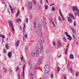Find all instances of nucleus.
Segmentation results:
<instances>
[{"label":"nucleus","mask_w":79,"mask_h":79,"mask_svg":"<svg viewBox=\"0 0 79 79\" xmlns=\"http://www.w3.org/2000/svg\"><path fill=\"white\" fill-rule=\"evenodd\" d=\"M55 4H52L51 5H50V6H53V5H54Z\"/></svg>","instance_id":"69168bd1"},{"label":"nucleus","mask_w":79,"mask_h":79,"mask_svg":"<svg viewBox=\"0 0 79 79\" xmlns=\"http://www.w3.org/2000/svg\"><path fill=\"white\" fill-rule=\"evenodd\" d=\"M70 71L71 73H73V69H72V68H70Z\"/></svg>","instance_id":"f704fd0d"},{"label":"nucleus","mask_w":79,"mask_h":79,"mask_svg":"<svg viewBox=\"0 0 79 79\" xmlns=\"http://www.w3.org/2000/svg\"><path fill=\"white\" fill-rule=\"evenodd\" d=\"M73 24L74 26H76V22L74 21L73 23Z\"/></svg>","instance_id":"58836bf2"},{"label":"nucleus","mask_w":79,"mask_h":79,"mask_svg":"<svg viewBox=\"0 0 79 79\" xmlns=\"http://www.w3.org/2000/svg\"><path fill=\"white\" fill-rule=\"evenodd\" d=\"M42 57L40 56L39 58V60H42Z\"/></svg>","instance_id":"a18cd8bd"},{"label":"nucleus","mask_w":79,"mask_h":79,"mask_svg":"<svg viewBox=\"0 0 79 79\" xmlns=\"http://www.w3.org/2000/svg\"><path fill=\"white\" fill-rule=\"evenodd\" d=\"M78 74H79V72H77L76 73V76L77 77L78 76Z\"/></svg>","instance_id":"2f4dec72"},{"label":"nucleus","mask_w":79,"mask_h":79,"mask_svg":"<svg viewBox=\"0 0 79 79\" xmlns=\"http://www.w3.org/2000/svg\"><path fill=\"white\" fill-rule=\"evenodd\" d=\"M55 22L56 24L57 23V21H56V19H55Z\"/></svg>","instance_id":"09e8293b"},{"label":"nucleus","mask_w":79,"mask_h":79,"mask_svg":"<svg viewBox=\"0 0 79 79\" xmlns=\"http://www.w3.org/2000/svg\"><path fill=\"white\" fill-rule=\"evenodd\" d=\"M29 65H32V64L31 62H29Z\"/></svg>","instance_id":"13d9d810"},{"label":"nucleus","mask_w":79,"mask_h":79,"mask_svg":"<svg viewBox=\"0 0 79 79\" xmlns=\"http://www.w3.org/2000/svg\"><path fill=\"white\" fill-rule=\"evenodd\" d=\"M9 48V46H8V44H6V48L8 50Z\"/></svg>","instance_id":"6ab92c4d"},{"label":"nucleus","mask_w":79,"mask_h":79,"mask_svg":"<svg viewBox=\"0 0 79 79\" xmlns=\"http://www.w3.org/2000/svg\"><path fill=\"white\" fill-rule=\"evenodd\" d=\"M11 72H12V70H11V69H10L9 70V72L10 73H11Z\"/></svg>","instance_id":"603ef678"},{"label":"nucleus","mask_w":79,"mask_h":79,"mask_svg":"<svg viewBox=\"0 0 79 79\" xmlns=\"http://www.w3.org/2000/svg\"><path fill=\"white\" fill-rule=\"evenodd\" d=\"M44 29H47V27L45 26L44 27Z\"/></svg>","instance_id":"6e6d98bb"},{"label":"nucleus","mask_w":79,"mask_h":79,"mask_svg":"<svg viewBox=\"0 0 79 79\" xmlns=\"http://www.w3.org/2000/svg\"><path fill=\"white\" fill-rule=\"evenodd\" d=\"M24 37H25V38H27V35L26 34L24 35Z\"/></svg>","instance_id":"de8ad7c7"},{"label":"nucleus","mask_w":79,"mask_h":79,"mask_svg":"<svg viewBox=\"0 0 79 79\" xmlns=\"http://www.w3.org/2000/svg\"><path fill=\"white\" fill-rule=\"evenodd\" d=\"M19 10H18V11L17 12V13L16 14V18H17V17H18V16H19Z\"/></svg>","instance_id":"5701e85b"},{"label":"nucleus","mask_w":79,"mask_h":79,"mask_svg":"<svg viewBox=\"0 0 79 79\" xmlns=\"http://www.w3.org/2000/svg\"><path fill=\"white\" fill-rule=\"evenodd\" d=\"M42 32L41 31L39 34V36L40 37H42Z\"/></svg>","instance_id":"c85d7f7f"},{"label":"nucleus","mask_w":79,"mask_h":79,"mask_svg":"<svg viewBox=\"0 0 79 79\" xmlns=\"http://www.w3.org/2000/svg\"><path fill=\"white\" fill-rule=\"evenodd\" d=\"M30 19H32V15H31L30 16Z\"/></svg>","instance_id":"49530a36"},{"label":"nucleus","mask_w":79,"mask_h":79,"mask_svg":"<svg viewBox=\"0 0 79 79\" xmlns=\"http://www.w3.org/2000/svg\"><path fill=\"white\" fill-rule=\"evenodd\" d=\"M52 23L53 24L54 26H55V24H54V23H53V22H52Z\"/></svg>","instance_id":"bf43d9fd"},{"label":"nucleus","mask_w":79,"mask_h":79,"mask_svg":"<svg viewBox=\"0 0 79 79\" xmlns=\"http://www.w3.org/2000/svg\"><path fill=\"white\" fill-rule=\"evenodd\" d=\"M9 7L12 13L14 14V10H13V9L12 8V6L11 5H9Z\"/></svg>","instance_id":"1a4fd4ad"},{"label":"nucleus","mask_w":79,"mask_h":79,"mask_svg":"<svg viewBox=\"0 0 79 79\" xmlns=\"http://www.w3.org/2000/svg\"><path fill=\"white\" fill-rule=\"evenodd\" d=\"M50 76L51 78H53V74H51Z\"/></svg>","instance_id":"79ce46f5"},{"label":"nucleus","mask_w":79,"mask_h":79,"mask_svg":"<svg viewBox=\"0 0 79 79\" xmlns=\"http://www.w3.org/2000/svg\"><path fill=\"white\" fill-rule=\"evenodd\" d=\"M0 37H2V38H3V39H5V36L2 34H0Z\"/></svg>","instance_id":"aec40b11"},{"label":"nucleus","mask_w":79,"mask_h":79,"mask_svg":"<svg viewBox=\"0 0 79 79\" xmlns=\"http://www.w3.org/2000/svg\"><path fill=\"white\" fill-rule=\"evenodd\" d=\"M64 79H67V78H66V77L65 76L64 77Z\"/></svg>","instance_id":"338daca9"},{"label":"nucleus","mask_w":79,"mask_h":79,"mask_svg":"<svg viewBox=\"0 0 79 79\" xmlns=\"http://www.w3.org/2000/svg\"><path fill=\"white\" fill-rule=\"evenodd\" d=\"M26 21L27 23H28V19H26Z\"/></svg>","instance_id":"864d4df0"},{"label":"nucleus","mask_w":79,"mask_h":79,"mask_svg":"<svg viewBox=\"0 0 79 79\" xmlns=\"http://www.w3.org/2000/svg\"><path fill=\"white\" fill-rule=\"evenodd\" d=\"M45 10H47V9H48V6L46 5V6H45Z\"/></svg>","instance_id":"ea45409f"},{"label":"nucleus","mask_w":79,"mask_h":79,"mask_svg":"<svg viewBox=\"0 0 79 79\" xmlns=\"http://www.w3.org/2000/svg\"><path fill=\"white\" fill-rule=\"evenodd\" d=\"M8 56L9 58H11L12 56V51H11L10 52H9L8 53Z\"/></svg>","instance_id":"423d86ee"},{"label":"nucleus","mask_w":79,"mask_h":79,"mask_svg":"<svg viewBox=\"0 0 79 79\" xmlns=\"http://www.w3.org/2000/svg\"><path fill=\"white\" fill-rule=\"evenodd\" d=\"M9 14H10V10H9V9H8L7 10Z\"/></svg>","instance_id":"4d7b16f0"},{"label":"nucleus","mask_w":79,"mask_h":79,"mask_svg":"<svg viewBox=\"0 0 79 79\" xmlns=\"http://www.w3.org/2000/svg\"><path fill=\"white\" fill-rule=\"evenodd\" d=\"M18 76L19 79H20V77H21V76L20 75V74H18Z\"/></svg>","instance_id":"37998d69"},{"label":"nucleus","mask_w":79,"mask_h":79,"mask_svg":"<svg viewBox=\"0 0 79 79\" xmlns=\"http://www.w3.org/2000/svg\"><path fill=\"white\" fill-rule=\"evenodd\" d=\"M19 66H18L16 69V72H17V71H19Z\"/></svg>","instance_id":"b1692460"},{"label":"nucleus","mask_w":79,"mask_h":79,"mask_svg":"<svg viewBox=\"0 0 79 79\" xmlns=\"http://www.w3.org/2000/svg\"><path fill=\"white\" fill-rule=\"evenodd\" d=\"M73 39H74L75 38V36L74 35H73Z\"/></svg>","instance_id":"052dcab7"},{"label":"nucleus","mask_w":79,"mask_h":79,"mask_svg":"<svg viewBox=\"0 0 79 79\" xmlns=\"http://www.w3.org/2000/svg\"><path fill=\"white\" fill-rule=\"evenodd\" d=\"M69 16H70L73 19H75V18L74 17V16H73L72 14H69Z\"/></svg>","instance_id":"9d476101"},{"label":"nucleus","mask_w":79,"mask_h":79,"mask_svg":"<svg viewBox=\"0 0 79 79\" xmlns=\"http://www.w3.org/2000/svg\"><path fill=\"white\" fill-rule=\"evenodd\" d=\"M61 16L62 17L63 21H65V18H64V17L63 16V15H61Z\"/></svg>","instance_id":"a878e982"},{"label":"nucleus","mask_w":79,"mask_h":79,"mask_svg":"<svg viewBox=\"0 0 79 79\" xmlns=\"http://www.w3.org/2000/svg\"><path fill=\"white\" fill-rule=\"evenodd\" d=\"M41 61H42V60L39 59L38 62V64H40V63H41Z\"/></svg>","instance_id":"473e14b6"},{"label":"nucleus","mask_w":79,"mask_h":79,"mask_svg":"<svg viewBox=\"0 0 79 79\" xmlns=\"http://www.w3.org/2000/svg\"><path fill=\"white\" fill-rule=\"evenodd\" d=\"M60 67L58 66L57 67L58 72H59V71H60Z\"/></svg>","instance_id":"72a5a7b5"},{"label":"nucleus","mask_w":79,"mask_h":79,"mask_svg":"<svg viewBox=\"0 0 79 79\" xmlns=\"http://www.w3.org/2000/svg\"><path fill=\"white\" fill-rule=\"evenodd\" d=\"M35 53L34 52H32L31 53V56H34V55H35Z\"/></svg>","instance_id":"bb28decb"},{"label":"nucleus","mask_w":79,"mask_h":79,"mask_svg":"<svg viewBox=\"0 0 79 79\" xmlns=\"http://www.w3.org/2000/svg\"><path fill=\"white\" fill-rule=\"evenodd\" d=\"M48 66L49 69H50V67H49V65H48V64H46L45 66L44 67V68H45V69H48V67H47Z\"/></svg>","instance_id":"f3484780"},{"label":"nucleus","mask_w":79,"mask_h":79,"mask_svg":"<svg viewBox=\"0 0 79 79\" xmlns=\"http://www.w3.org/2000/svg\"><path fill=\"white\" fill-rule=\"evenodd\" d=\"M47 67L48 68V69H45V70H44V73H48V71H49V68H48V65Z\"/></svg>","instance_id":"9b49d317"},{"label":"nucleus","mask_w":79,"mask_h":79,"mask_svg":"<svg viewBox=\"0 0 79 79\" xmlns=\"http://www.w3.org/2000/svg\"><path fill=\"white\" fill-rule=\"evenodd\" d=\"M33 2L34 3L35 5H36V1L35 0H33Z\"/></svg>","instance_id":"4c0bfd02"},{"label":"nucleus","mask_w":79,"mask_h":79,"mask_svg":"<svg viewBox=\"0 0 79 79\" xmlns=\"http://www.w3.org/2000/svg\"><path fill=\"white\" fill-rule=\"evenodd\" d=\"M9 36H10H10H11V33H9Z\"/></svg>","instance_id":"774afa93"},{"label":"nucleus","mask_w":79,"mask_h":79,"mask_svg":"<svg viewBox=\"0 0 79 79\" xmlns=\"http://www.w3.org/2000/svg\"><path fill=\"white\" fill-rule=\"evenodd\" d=\"M40 3L41 4H43V2H42V0H40Z\"/></svg>","instance_id":"c03bdc74"},{"label":"nucleus","mask_w":79,"mask_h":79,"mask_svg":"<svg viewBox=\"0 0 79 79\" xmlns=\"http://www.w3.org/2000/svg\"><path fill=\"white\" fill-rule=\"evenodd\" d=\"M52 10L53 11H54L55 10V7H52Z\"/></svg>","instance_id":"7c9ffc66"},{"label":"nucleus","mask_w":79,"mask_h":79,"mask_svg":"<svg viewBox=\"0 0 79 79\" xmlns=\"http://www.w3.org/2000/svg\"><path fill=\"white\" fill-rule=\"evenodd\" d=\"M28 7L29 10H31L32 9V2H29Z\"/></svg>","instance_id":"7ed1b4c3"},{"label":"nucleus","mask_w":79,"mask_h":79,"mask_svg":"<svg viewBox=\"0 0 79 79\" xmlns=\"http://www.w3.org/2000/svg\"><path fill=\"white\" fill-rule=\"evenodd\" d=\"M57 43L58 45L57 48H60V47H61L62 45V44H61V41L60 40H58V41Z\"/></svg>","instance_id":"39448f33"},{"label":"nucleus","mask_w":79,"mask_h":79,"mask_svg":"<svg viewBox=\"0 0 79 79\" xmlns=\"http://www.w3.org/2000/svg\"><path fill=\"white\" fill-rule=\"evenodd\" d=\"M69 57L71 60H73V59H74V56L73 55L70 54V55Z\"/></svg>","instance_id":"2eb2a0df"},{"label":"nucleus","mask_w":79,"mask_h":79,"mask_svg":"<svg viewBox=\"0 0 79 79\" xmlns=\"http://www.w3.org/2000/svg\"><path fill=\"white\" fill-rule=\"evenodd\" d=\"M65 34L66 35V36L68 37V40H71V39L72 38H71V37L70 35H69V34H68V33L67 32H65Z\"/></svg>","instance_id":"20e7f679"},{"label":"nucleus","mask_w":79,"mask_h":79,"mask_svg":"<svg viewBox=\"0 0 79 79\" xmlns=\"http://www.w3.org/2000/svg\"><path fill=\"white\" fill-rule=\"evenodd\" d=\"M38 27L39 29H41V27H42L41 24H39L38 25Z\"/></svg>","instance_id":"4be33fe9"},{"label":"nucleus","mask_w":79,"mask_h":79,"mask_svg":"<svg viewBox=\"0 0 79 79\" xmlns=\"http://www.w3.org/2000/svg\"><path fill=\"white\" fill-rule=\"evenodd\" d=\"M58 19H59V20L60 21V22L61 21V17H60V16H59Z\"/></svg>","instance_id":"c756f323"},{"label":"nucleus","mask_w":79,"mask_h":79,"mask_svg":"<svg viewBox=\"0 0 79 79\" xmlns=\"http://www.w3.org/2000/svg\"><path fill=\"white\" fill-rule=\"evenodd\" d=\"M35 49L36 56H39V53H40V52H41L44 49L43 45H41L40 49L39 48L38 45H36L35 46Z\"/></svg>","instance_id":"f257e3e1"},{"label":"nucleus","mask_w":79,"mask_h":79,"mask_svg":"<svg viewBox=\"0 0 79 79\" xmlns=\"http://www.w3.org/2000/svg\"><path fill=\"white\" fill-rule=\"evenodd\" d=\"M8 23L10 28H12V31L14 32L15 31V29H14V27L13 25V22L11 20H9L8 21Z\"/></svg>","instance_id":"f03ea898"},{"label":"nucleus","mask_w":79,"mask_h":79,"mask_svg":"<svg viewBox=\"0 0 79 79\" xmlns=\"http://www.w3.org/2000/svg\"><path fill=\"white\" fill-rule=\"evenodd\" d=\"M68 49H66V50L65 52V54H68Z\"/></svg>","instance_id":"a19ab883"},{"label":"nucleus","mask_w":79,"mask_h":79,"mask_svg":"<svg viewBox=\"0 0 79 79\" xmlns=\"http://www.w3.org/2000/svg\"><path fill=\"white\" fill-rule=\"evenodd\" d=\"M63 40H64V41H65V40H66V38H64Z\"/></svg>","instance_id":"e2e57ef3"},{"label":"nucleus","mask_w":79,"mask_h":79,"mask_svg":"<svg viewBox=\"0 0 79 79\" xmlns=\"http://www.w3.org/2000/svg\"><path fill=\"white\" fill-rule=\"evenodd\" d=\"M29 74L30 75V77L31 79H33V78H34V76H33V74H32V73L31 72H29Z\"/></svg>","instance_id":"ddd939ff"},{"label":"nucleus","mask_w":79,"mask_h":79,"mask_svg":"<svg viewBox=\"0 0 79 79\" xmlns=\"http://www.w3.org/2000/svg\"><path fill=\"white\" fill-rule=\"evenodd\" d=\"M41 42L42 44H44V38L42 37L40 39Z\"/></svg>","instance_id":"dca6fc26"},{"label":"nucleus","mask_w":79,"mask_h":79,"mask_svg":"<svg viewBox=\"0 0 79 79\" xmlns=\"http://www.w3.org/2000/svg\"><path fill=\"white\" fill-rule=\"evenodd\" d=\"M3 69H4V72L5 73H7V70L6 69V68H3Z\"/></svg>","instance_id":"393cba45"},{"label":"nucleus","mask_w":79,"mask_h":79,"mask_svg":"<svg viewBox=\"0 0 79 79\" xmlns=\"http://www.w3.org/2000/svg\"><path fill=\"white\" fill-rule=\"evenodd\" d=\"M78 13H77V12H74V15H75V16H76L77 15H78V16H79V11H77Z\"/></svg>","instance_id":"412c9836"},{"label":"nucleus","mask_w":79,"mask_h":79,"mask_svg":"<svg viewBox=\"0 0 79 79\" xmlns=\"http://www.w3.org/2000/svg\"><path fill=\"white\" fill-rule=\"evenodd\" d=\"M34 28H36V22L34 23Z\"/></svg>","instance_id":"cd10ccee"},{"label":"nucleus","mask_w":79,"mask_h":79,"mask_svg":"<svg viewBox=\"0 0 79 79\" xmlns=\"http://www.w3.org/2000/svg\"><path fill=\"white\" fill-rule=\"evenodd\" d=\"M24 69H25V66H23V77H24Z\"/></svg>","instance_id":"4468645a"},{"label":"nucleus","mask_w":79,"mask_h":79,"mask_svg":"<svg viewBox=\"0 0 79 79\" xmlns=\"http://www.w3.org/2000/svg\"><path fill=\"white\" fill-rule=\"evenodd\" d=\"M73 11H79V10H78V8H77V7L76 6H74L73 7Z\"/></svg>","instance_id":"0eeeda50"},{"label":"nucleus","mask_w":79,"mask_h":79,"mask_svg":"<svg viewBox=\"0 0 79 79\" xmlns=\"http://www.w3.org/2000/svg\"><path fill=\"white\" fill-rule=\"evenodd\" d=\"M25 50L26 51H27V47L25 49Z\"/></svg>","instance_id":"0e129e2a"},{"label":"nucleus","mask_w":79,"mask_h":79,"mask_svg":"<svg viewBox=\"0 0 79 79\" xmlns=\"http://www.w3.org/2000/svg\"><path fill=\"white\" fill-rule=\"evenodd\" d=\"M22 61H23V57H21L20 58Z\"/></svg>","instance_id":"680f3d73"},{"label":"nucleus","mask_w":79,"mask_h":79,"mask_svg":"<svg viewBox=\"0 0 79 79\" xmlns=\"http://www.w3.org/2000/svg\"><path fill=\"white\" fill-rule=\"evenodd\" d=\"M23 29H24L25 28V27H26V25H25V24H23Z\"/></svg>","instance_id":"8fccbe9b"},{"label":"nucleus","mask_w":79,"mask_h":79,"mask_svg":"<svg viewBox=\"0 0 79 79\" xmlns=\"http://www.w3.org/2000/svg\"><path fill=\"white\" fill-rule=\"evenodd\" d=\"M3 53H6V50L5 49H4Z\"/></svg>","instance_id":"c9c22d12"},{"label":"nucleus","mask_w":79,"mask_h":79,"mask_svg":"<svg viewBox=\"0 0 79 79\" xmlns=\"http://www.w3.org/2000/svg\"><path fill=\"white\" fill-rule=\"evenodd\" d=\"M19 40H18L17 42L15 43L16 46L18 47L19 46Z\"/></svg>","instance_id":"a211bd4d"},{"label":"nucleus","mask_w":79,"mask_h":79,"mask_svg":"<svg viewBox=\"0 0 79 79\" xmlns=\"http://www.w3.org/2000/svg\"><path fill=\"white\" fill-rule=\"evenodd\" d=\"M59 13L60 16H61V15H63L62 13H61V10H60V9L59 10Z\"/></svg>","instance_id":"e433bc0d"},{"label":"nucleus","mask_w":79,"mask_h":79,"mask_svg":"<svg viewBox=\"0 0 79 79\" xmlns=\"http://www.w3.org/2000/svg\"><path fill=\"white\" fill-rule=\"evenodd\" d=\"M15 21L17 23H19V22H21V20L20 18L17 19H15Z\"/></svg>","instance_id":"f8f14e48"},{"label":"nucleus","mask_w":79,"mask_h":79,"mask_svg":"<svg viewBox=\"0 0 79 79\" xmlns=\"http://www.w3.org/2000/svg\"><path fill=\"white\" fill-rule=\"evenodd\" d=\"M37 65H35V68H34L35 69H36V68H37Z\"/></svg>","instance_id":"5fc2aeb1"},{"label":"nucleus","mask_w":79,"mask_h":79,"mask_svg":"<svg viewBox=\"0 0 79 79\" xmlns=\"http://www.w3.org/2000/svg\"><path fill=\"white\" fill-rule=\"evenodd\" d=\"M67 20L69 23H71L73 22V20L71 17H69L67 18Z\"/></svg>","instance_id":"6e6552de"},{"label":"nucleus","mask_w":79,"mask_h":79,"mask_svg":"<svg viewBox=\"0 0 79 79\" xmlns=\"http://www.w3.org/2000/svg\"><path fill=\"white\" fill-rule=\"evenodd\" d=\"M52 44L54 46H55V42H53Z\"/></svg>","instance_id":"3c124183"}]
</instances>
